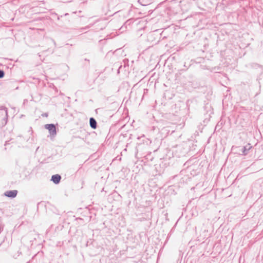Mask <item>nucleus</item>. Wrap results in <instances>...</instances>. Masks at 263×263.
Returning <instances> with one entry per match:
<instances>
[{
  "instance_id": "1",
  "label": "nucleus",
  "mask_w": 263,
  "mask_h": 263,
  "mask_svg": "<svg viewBox=\"0 0 263 263\" xmlns=\"http://www.w3.org/2000/svg\"><path fill=\"white\" fill-rule=\"evenodd\" d=\"M45 128L49 130L50 135L54 136L56 134V128L53 124H46Z\"/></svg>"
},
{
  "instance_id": "2",
  "label": "nucleus",
  "mask_w": 263,
  "mask_h": 263,
  "mask_svg": "<svg viewBox=\"0 0 263 263\" xmlns=\"http://www.w3.org/2000/svg\"><path fill=\"white\" fill-rule=\"evenodd\" d=\"M17 194L16 190L8 191L5 193V195L8 197L14 198L16 197Z\"/></svg>"
},
{
  "instance_id": "3",
  "label": "nucleus",
  "mask_w": 263,
  "mask_h": 263,
  "mask_svg": "<svg viewBox=\"0 0 263 263\" xmlns=\"http://www.w3.org/2000/svg\"><path fill=\"white\" fill-rule=\"evenodd\" d=\"M61 179V176L59 175H54L52 176L51 180L55 184L59 183Z\"/></svg>"
},
{
  "instance_id": "4",
  "label": "nucleus",
  "mask_w": 263,
  "mask_h": 263,
  "mask_svg": "<svg viewBox=\"0 0 263 263\" xmlns=\"http://www.w3.org/2000/svg\"><path fill=\"white\" fill-rule=\"evenodd\" d=\"M90 126L93 129H96L97 127V122L96 120L92 118L90 119Z\"/></svg>"
},
{
  "instance_id": "5",
  "label": "nucleus",
  "mask_w": 263,
  "mask_h": 263,
  "mask_svg": "<svg viewBox=\"0 0 263 263\" xmlns=\"http://www.w3.org/2000/svg\"><path fill=\"white\" fill-rule=\"evenodd\" d=\"M4 72L3 70H0V78L4 77Z\"/></svg>"
}]
</instances>
